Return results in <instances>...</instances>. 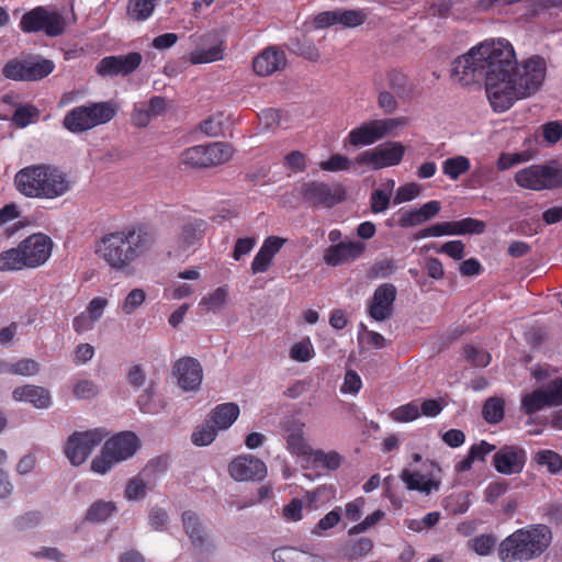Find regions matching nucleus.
Returning <instances> with one entry per match:
<instances>
[{
	"label": "nucleus",
	"instance_id": "obj_1",
	"mask_svg": "<svg viewBox=\"0 0 562 562\" xmlns=\"http://www.w3.org/2000/svg\"><path fill=\"white\" fill-rule=\"evenodd\" d=\"M517 58L513 45L505 38L486 40L473 46L452 63V78L467 87L484 81L491 106L496 112L497 102L510 85Z\"/></svg>",
	"mask_w": 562,
	"mask_h": 562
},
{
	"label": "nucleus",
	"instance_id": "obj_2",
	"mask_svg": "<svg viewBox=\"0 0 562 562\" xmlns=\"http://www.w3.org/2000/svg\"><path fill=\"white\" fill-rule=\"evenodd\" d=\"M155 240V233L149 227L131 226L104 235L95 251L113 270L132 276L134 262L151 248Z\"/></svg>",
	"mask_w": 562,
	"mask_h": 562
},
{
	"label": "nucleus",
	"instance_id": "obj_3",
	"mask_svg": "<svg viewBox=\"0 0 562 562\" xmlns=\"http://www.w3.org/2000/svg\"><path fill=\"white\" fill-rule=\"evenodd\" d=\"M552 541L551 529L543 524L517 529L497 548L502 562H527L540 557Z\"/></svg>",
	"mask_w": 562,
	"mask_h": 562
},
{
	"label": "nucleus",
	"instance_id": "obj_4",
	"mask_svg": "<svg viewBox=\"0 0 562 562\" xmlns=\"http://www.w3.org/2000/svg\"><path fill=\"white\" fill-rule=\"evenodd\" d=\"M18 191L27 198L55 199L70 189L65 173L48 165H33L18 171L14 178Z\"/></svg>",
	"mask_w": 562,
	"mask_h": 562
},
{
	"label": "nucleus",
	"instance_id": "obj_5",
	"mask_svg": "<svg viewBox=\"0 0 562 562\" xmlns=\"http://www.w3.org/2000/svg\"><path fill=\"white\" fill-rule=\"evenodd\" d=\"M546 60L540 56H531L517 64L510 78V85L502 95L501 102H497L496 112H505L510 109L518 100L530 97L542 86L546 78Z\"/></svg>",
	"mask_w": 562,
	"mask_h": 562
},
{
	"label": "nucleus",
	"instance_id": "obj_6",
	"mask_svg": "<svg viewBox=\"0 0 562 562\" xmlns=\"http://www.w3.org/2000/svg\"><path fill=\"white\" fill-rule=\"evenodd\" d=\"M53 241L44 234H34L22 240L18 247L0 254V270L14 271L37 268L52 255Z\"/></svg>",
	"mask_w": 562,
	"mask_h": 562
},
{
	"label": "nucleus",
	"instance_id": "obj_7",
	"mask_svg": "<svg viewBox=\"0 0 562 562\" xmlns=\"http://www.w3.org/2000/svg\"><path fill=\"white\" fill-rule=\"evenodd\" d=\"M138 448V438L132 431H123L106 440L100 454L91 461V470L104 475L115 464L132 458Z\"/></svg>",
	"mask_w": 562,
	"mask_h": 562
},
{
	"label": "nucleus",
	"instance_id": "obj_8",
	"mask_svg": "<svg viewBox=\"0 0 562 562\" xmlns=\"http://www.w3.org/2000/svg\"><path fill=\"white\" fill-rule=\"evenodd\" d=\"M115 104L111 101L92 102L76 106L67 112L63 120V125L71 133H82L110 122L115 116Z\"/></svg>",
	"mask_w": 562,
	"mask_h": 562
},
{
	"label": "nucleus",
	"instance_id": "obj_9",
	"mask_svg": "<svg viewBox=\"0 0 562 562\" xmlns=\"http://www.w3.org/2000/svg\"><path fill=\"white\" fill-rule=\"evenodd\" d=\"M19 26L24 33L43 32L49 37H56L64 33L66 22L57 11L40 5L24 13Z\"/></svg>",
	"mask_w": 562,
	"mask_h": 562
},
{
	"label": "nucleus",
	"instance_id": "obj_10",
	"mask_svg": "<svg viewBox=\"0 0 562 562\" xmlns=\"http://www.w3.org/2000/svg\"><path fill=\"white\" fill-rule=\"evenodd\" d=\"M405 123L404 117L372 120L352 128L348 134V140L355 147L369 146Z\"/></svg>",
	"mask_w": 562,
	"mask_h": 562
},
{
	"label": "nucleus",
	"instance_id": "obj_11",
	"mask_svg": "<svg viewBox=\"0 0 562 562\" xmlns=\"http://www.w3.org/2000/svg\"><path fill=\"white\" fill-rule=\"evenodd\" d=\"M103 429L95 428L87 431H75L71 434L64 447L68 461L74 467L81 465L105 438Z\"/></svg>",
	"mask_w": 562,
	"mask_h": 562
},
{
	"label": "nucleus",
	"instance_id": "obj_12",
	"mask_svg": "<svg viewBox=\"0 0 562 562\" xmlns=\"http://www.w3.org/2000/svg\"><path fill=\"white\" fill-rule=\"evenodd\" d=\"M515 181L519 187L529 190L553 189L562 186V169L532 165L519 170Z\"/></svg>",
	"mask_w": 562,
	"mask_h": 562
},
{
	"label": "nucleus",
	"instance_id": "obj_13",
	"mask_svg": "<svg viewBox=\"0 0 562 562\" xmlns=\"http://www.w3.org/2000/svg\"><path fill=\"white\" fill-rule=\"evenodd\" d=\"M405 147L400 142H389L373 149L364 150L356 157L359 166H369L373 170L398 165L404 156Z\"/></svg>",
	"mask_w": 562,
	"mask_h": 562
},
{
	"label": "nucleus",
	"instance_id": "obj_14",
	"mask_svg": "<svg viewBox=\"0 0 562 562\" xmlns=\"http://www.w3.org/2000/svg\"><path fill=\"white\" fill-rule=\"evenodd\" d=\"M401 480L407 490L429 495L440 487L441 469L436 462L427 461L424 463V472L404 469L401 472Z\"/></svg>",
	"mask_w": 562,
	"mask_h": 562
},
{
	"label": "nucleus",
	"instance_id": "obj_15",
	"mask_svg": "<svg viewBox=\"0 0 562 562\" xmlns=\"http://www.w3.org/2000/svg\"><path fill=\"white\" fill-rule=\"evenodd\" d=\"M562 405V379H555L544 387L537 389L521 397V409L532 415L544 407Z\"/></svg>",
	"mask_w": 562,
	"mask_h": 562
},
{
	"label": "nucleus",
	"instance_id": "obj_16",
	"mask_svg": "<svg viewBox=\"0 0 562 562\" xmlns=\"http://www.w3.org/2000/svg\"><path fill=\"white\" fill-rule=\"evenodd\" d=\"M142 61L143 56L138 52L105 56L97 64L95 71L101 77H126L133 74Z\"/></svg>",
	"mask_w": 562,
	"mask_h": 562
},
{
	"label": "nucleus",
	"instance_id": "obj_17",
	"mask_svg": "<svg viewBox=\"0 0 562 562\" xmlns=\"http://www.w3.org/2000/svg\"><path fill=\"white\" fill-rule=\"evenodd\" d=\"M527 462L525 448L518 445H505L495 451L492 464L502 475H515L522 472Z\"/></svg>",
	"mask_w": 562,
	"mask_h": 562
},
{
	"label": "nucleus",
	"instance_id": "obj_18",
	"mask_svg": "<svg viewBox=\"0 0 562 562\" xmlns=\"http://www.w3.org/2000/svg\"><path fill=\"white\" fill-rule=\"evenodd\" d=\"M305 202L314 207L330 209L344 200V190L324 182L311 181L302 186Z\"/></svg>",
	"mask_w": 562,
	"mask_h": 562
},
{
	"label": "nucleus",
	"instance_id": "obj_19",
	"mask_svg": "<svg viewBox=\"0 0 562 562\" xmlns=\"http://www.w3.org/2000/svg\"><path fill=\"white\" fill-rule=\"evenodd\" d=\"M182 525L191 540L195 557L199 561L205 560L214 549V544L207 539L198 515L190 510L184 512L182 514Z\"/></svg>",
	"mask_w": 562,
	"mask_h": 562
},
{
	"label": "nucleus",
	"instance_id": "obj_20",
	"mask_svg": "<svg viewBox=\"0 0 562 562\" xmlns=\"http://www.w3.org/2000/svg\"><path fill=\"white\" fill-rule=\"evenodd\" d=\"M228 472L237 482L262 481L267 475V467L260 459L251 454H243L229 463Z\"/></svg>",
	"mask_w": 562,
	"mask_h": 562
},
{
	"label": "nucleus",
	"instance_id": "obj_21",
	"mask_svg": "<svg viewBox=\"0 0 562 562\" xmlns=\"http://www.w3.org/2000/svg\"><path fill=\"white\" fill-rule=\"evenodd\" d=\"M206 223L200 218H193L186 222L178 236L177 247L173 252L179 259L188 258L196 248L202 238Z\"/></svg>",
	"mask_w": 562,
	"mask_h": 562
},
{
	"label": "nucleus",
	"instance_id": "obj_22",
	"mask_svg": "<svg viewBox=\"0 0 562 562\" xmlns=\"http://www.w3.org/2000/svg\"><path fill=\"white\" fill-rule=\"evenodd\" d=\"M12 398L15 402L30 404L36 409H48L53 405L49 390L35 384L16 386L12 391Z\"/></svg>",
	"mask_w": 562,
	"mask_h": 562
},
{
	"label": "nucleus",
	"instance_id": "obj_23",
	"mask_svg": "<svg viewBox=\"0 0 562 562\" xmlns=\"http://www.w3.org/2000/svg\"><path fill=\"white\" fill-rule=\"evenodd\" d=\"M286 65V57L282 49L269 46L258 54L252 61L254 71L261 77L270 76L282 70Z\"/></svg>",
	"mask_w": 562,
	"mask_h": 562
},
{
	"label": "nucleus",
	"instance_id": "obj_24",
	"mask_svg": "<svg viewBox=\"0 0 562 562\" xmlns=\"http://www.w3.org/2000/svg\"><path fill=\"white\" fill-rule=\"evenodd\" d=\"M396 299V288L391 283L378 286L374 291L369 313L372 318L382 322L389 318Z\"/></svg>",
	"mask_w": 562,
	"mask_h": 562
},
{
	"label": "nucleus",
	"instance_id": "obj_25",
	"mask_svg": "<svg viewBox=\"0 0 562 562\" xmlns=\"http://www.w3.org/2000/svg\"><path fill=\"white\" fill-rule=\"evenodd\" d=\"M366 250L361 241H341L328 247L324 254V261L328 266L337 267L359 258Z\"/></svg>",
	"mask_w": 562,
	"mask_h": 562
},
{
	"label": "nucleus",
	"instance_id": "obj_26",
	"mask_svg": "<svg viewBox=\"0 0 562 562\" xmlns=\"http://www.w3.org/2000/svg\"><path fill=\"white\" fill-rule=\"evenodd\" d=\"M175 374L179 385L184 391L196 390L202 382V368L194 358L187 357L178 360L175 364Z\"/></svg>",
	"mask_w": 562,
	"mask_h": 562
},
{
	"label": "nucleus",
	"instance_id": "obj_27",
	"mask_svg": "<svg viewBox=\"0 0 562 562\" xmlns=\"http://www.w3.org/2000/svg\"><path fill=\"white\" fill-rule=\"evenodd\" d=\"M304 426L305 424L296 418H290L283 425L288 450L299 457H308L313 451L304 438Z\"/></svg>",
	"mask_w": 562,
	"mask_h": 562
},
{
	"label": "nucleus",
	"instance_id": "obj_28",
	"mask_svg": "<svg viewBox=\"0 0 562 562\" xmlns=\"http://www.w3.org/2000/svg\"><path fill=\"white\" fill-rule=\"evenodd\" d=\"M284 241L283 238L278 236H269L263 240L251 261L250 269L252 274L263 273L270 268L272 259L282 248Z\"/></svg>",
	"mask_w": 562,
	"mask_h": 562
},
{
	"label": "nucleus",
	"instance_id": "obj_29",
	"mask_svg": "<svg viewBox=\"0 0 562 562\" xmlns=\"http://www.w3.org/2000/svg\"><path fill=\"white\" fill-rule=\"evenodd\" d=\"M239 415V407L235 403L217 405L210 417V422L218 429H227Z\"/></svg>",
	"mask_w": 562,
	"mask_h": 562
},
{
	"label": "nucleus",
	"instance_id": "obj_30",
	"mask_svg": "<svg viewBox=\"0 0 562 562\" xmlns=\"http://www.w3.org/2000/svg\"><path fill=\"white\" fill-rule=\"evenodd\" d=\"M55 69V64L40 55L26 57V81H36L47 77Z\"/></svg>",
	"mask_w": 562,
	"mask_h": 562
},
{
	"label": "nucleus",
	"instance_id": "obj_31",
	"mask_svg": "<svg viewBox=\"0 0 562 562\" xmlns=\"http://www.w3.org/2000/svg\"><path fill=\"white\" fill-rule=\"evenodd\" d=\"M308 460L312 465L316 469H323L328 471L337 470L342 462V457L334 450L324 451L321 449L314 450L308 456Z\"/></svg>",
	"mask_w": 562,
	"mask_h": 562
},
{
	"label": "nucleus",
	"instance_id": "obj_32",
	"mask_svg": "<svg viewBox=\"0 0 562 562\" xmlns=\"http://www.w3.org/2000/svg\"><path fill=\"white\" fill-rule=\"evenodd\" d=\"M117 510L116 504L112 501H97L87 510L85 519L92 524L105 522Z\"/></svg>",
	"mask_w": 562,
	"mask_h": 562
},
{
	"label": "nucleus",
	"instance_id": "obj_33",
	"mask_svg": "<svg viewBox=\"0 0 562 562\" xmlns=\"http://www.w3.org/2000/svg\"><path fill=\"white\" fill-rule=\"evenodd\" d=\"M158 0H128L126 15L134 22L148 20L156 8Z\"/></svg>",
	"mask_w": 562,
	"mask_h": 562
},
{
	"label": "nucleus",
	"instance_id": "obj_34",
	"mask_svg": "<svg viewBox=\"0 0 562 562\" xmlns=\"http://www.w3.org/2000/svg\"><path fill=\"white\" fill-rule=\"evenodd\" d=\"M224 49L222 43L213 44L209 48L198 47L189 55V61L192 65L209 64L223 59Z\"/></svg>",
	"mask_w": 562,
	"mask_h": 562
},
{
	"label": "nucleus",
	"instance_id": "obj_35",
	"mask_svg": "<svg viewBox=\"0 0 562 562\" xmlns=\"http://www.w3.org/2000/svg\"><path fill=\"white\" fill-rule=\"evenodd\" d=\"M535 462L544 468L550 474L555 475L562 470V457L550 449H542L536 452Z\"/></svg>",
	"mask_w": 562,
	"mask_h": 562
},
{
	"label": "nucleus",
	"instance_id": "obj_36",
	"mask_svg": "<svg viewBox=\"0 0 562 562\" xmlns=\"http://www.w3.org/2000/svg\"><path fill=\"white\" fill-rule=\"evenodd\" d=\"M204 146L209 167L224 164L233 155V148L227 143L216 142Z\"/></svg>",
	"mask_w": 562,
	"mask_h": 562
},
{
	"label": "nucleus",
	"instance_id": "obj_37",
	"mask_svg": "<svg viewBox=\"0 0 562 562\" xmlns=\"http://www.w3.org/2000/svg\"><path fill=\"white\" fill-rule=\"evenodd\" d=\"M471 168L469 158L464 156H454L447 158L442 162V172L451 180H458L459 177L468 172Z\"/></svg>",
	"mask_w": 562,
	"mask_h": 562
},
{
	"label": "nucleus",
	"instance_id": "obj_38",
	"mask_svg": "<svg viewBox=\"0 0 562 562\" xmlns=\"http://www.w3.org/2000/svg\"><path fill=\"white\" fill-rule=\"evenodd\" d=\"M146 471L147 470L127 481L124 491V497L126 499L136 502L145 498L148 485L145 480Z\"/></svg>",
	"mask_w": 562,
	"mask_h": 562
},
{
	"label": "nucleus",
	"instance_id": "obj_39",
	"mask_svg": "<svg viewBox=\"0 0 562 562\" xmlns=\"http://www.w3.org/2000/svg\"><path fill=\"white\" fill-rule=\"evenodd\" d=\"M505 403L501 397H490L482 409L483 418L488 424H498L504 418Z\"/></svg>",
	"mask_w": 562,
	"mask_h": 562
},
{
	"label": "nucleus",
	"instance_id": "obj_40",
	"mask_svg": "<svg viewBox=\"0 0 562 562\" xmlns=\"http://www.w3.org/2000/svg\"><path fill=\"white\" fill-rule=\"evenodd\" d=\"M181 162L193 168L209 167L205 146L196 145L183 150L181 154Z\"/></svg>",
	"mask_w": 562,
	"mask_h": 562
},
{
	"label": "nucleus",
	"instance_id": "obj_41",
	"mask_svg": "<svg viewBox=\"0 0 562 562\" xmlns=\"http://www.w3.org/2000/svg\"><path fill=\"white\" fill-rule=\"evenodd\" d=\"M40 116V110L32 105L25 104L20 105L15 109L12 116V122L20 128H24L30 124L34 123Z\"/></svg>",
	"mask_w": 562,
	"mask_h": 562
},
{
	"label": "nucleus",
	"instance_id": "obj_42",
	"mask_svg": "<svg viewBox=\"0 0 562 562\" xmlns=\"http://www.w3.org/2000/svg\"><path fill=\"white\" fill-rule=\"evenodd\" d=\"M497 539L492 533L476 536L468 541V547L479 555H488L495 548Z\"/></svg>",
	"mask_w": 562,
	"mask_h": 562
},
{
	"label": "nucleus",
	"instance_id": "obj_43",
	"mask_svg": "<svg viewBox=\"0 0 562 562\" xmlns=\"http://www.w3.org/2000/svg\"><path fill=\"white\" fill-rule=\"evenodd\" d=\"M40 371V364L33 359H21L13 364L8 366V369H0L1 373H11L22 376H32Z\"/></svg>",
	"mask_w": 562,
	"mask_h": 562
},
{
	"label": "nucleus",
	"instance_id": "obj_44",
	"mask_svg": "<svg viewBox=\"0 0 562 562\" xmlns=\"http://www.w3.org/2000/svg\"><path fill=\"white\" fill-rule=\"evenodd\" d=\"M356 166H359L355 160L349 159L348 157L335 154L328 160L321 162V168L325 171L337 172V171H349L355 169Z\"/></svg>",
	"mask_w": 562,
	"mask_h": 562
},
{
	"label": "nucleus",
	"instance_id": "obj_45",
	"mask_svg": "<svg viewBox=\"0 0 562 562\" xmlns=\"http://www.w3.org/2000/svg\"><path fill=\"white\" fill-rule=\"evenodd\" d=\"M419 416V405L416 401L401 405L391 412V418L398 423L413 422Z\"/></svg>",
	"mask_w": 562,
	"mask_h": 562
},
{
	"label": "nucleus",
	"instance_id": "obj_46",
	"mask_svg": "<svg viewBox=\"0 0 562 562\" xmlns=\"http://www.w3.org/2000/svg\"><path fill=\"white\" fill-rule=\"evenodd\" d=\"M26 57L21 59H11L4 65L2 69V74L5 78L15 81H26Z\"/></svg>",
	"mask_w": 562,
	"mask_h": 562
},
{
	"label": "nucleus",
	"instance_id": "obj_47",
	"mask_svg": "<svg viewBox=\"0 0 562 562\" xmlns=\"http://www.w3.org/2000/svg\"><path fill=\"white\" fill-rule=\"evenodd\" d=\"M315 355L314 347L310 338H304L294 344L290 349V358L297 362H307Z\"/></svg>",
	"mask_w": 562,
	"mask_h": 562
},
{
	"label": "nucleus",
	"instance_id": "obj_48",
	"mask_svg": "<svg viewBox=\"0 0 562 562\" xmlns=\"http://www.w3.org/2000/svg\"><path fill=\"white\" fill-rule=\"evenodd\" d=\"M373 548V542L370 538L362 537L356 540H352L346 546V555L349 559H358L364 557L371 552Z\"/></svg>",
	"mask_w": 562,
	"mask_h": 562
},
{
	"label": "nucleus",
	"instance_id": "obj_49",
	"mask_svg": "<svg viewBox=\"0 0 562 562\" xmlns=\"http://www.w3.org/2000/svg\"><path fill=\"white\" fill-rule=\"evenodd\" d=\"M72 393L78 400H91L99 394V386L92 380L82 379L74 384Z\"/></svg>",
	"mask_w": 562,
	"mask_h": 562
},
{
	"label": "nucleus",
	"instance_id": "obj_50",
	"mask_svg": "<svg viewBox=\"0 0 562 562\" xmlns=\"http://www.w3.org/2000/svg\"><path fill=\"white\" fill-rule=\"evenodd\" d=\"M217 430L218 429L207 420L206 425L193 431L191 436L192 442L200 447L207 446L214 441Z\"/></svg>",
	"mask_w": 562,
	"mask_h": 562
},
{
	"label": "nucleus",
	"instance_id": "obj_51",
	"mask_svg": "<svg viewBox=\"0 0 562 562\" xmlns=\"http://www.w3.org/2000/svg\"><path fill=\"white\" fill-rule=\"evenodd\" d=\"M395 182L393 180L390 181V190L393 189ZM391 191H384L381 189H376L372 192L370 198V205L373 213H382L384 212L390 204Z\"/></svg>",
	"mask_w": 562,
	"mask_h": 562
},
{
	"label": "nucleus",
	"instance_id": "obj_52",
	"mask_svg": "<svg viewBox=\"0 0 562 562\" xmlns=\"http://www.w3.org/2000/svg\"><path fill=\"white\" fill-rule=\"evenodd\" d=\"M227 300V289L220 286L200 301L201 306H206L209 311H216L222 307Z\"/></svg>",
	"mask_w": 562,
	"mask_h": 562
},
{
	"label": "nucleus",
	"instance_id": "obj_53",
	"mask_svg": "<svg viewBox=\"0 0 562 562\" xmlns=\"http://www.w3.org/2000/svg\"><path fill=\"white\" fill-rule=\"evenodd\" d=\"M338 23L347 27H356L366 21L362 10H337Z\"/></svg>",
	"mask_w": 562,
	"mask_h": 562
},
{
	"label": "nucleus",
	"instance_id": "obj_54",
	"mask_svg": "<svg viewBox=\"0 0 562 562\" xmlns=\"http://www.w3.org/2000/svg\"><path fill=\"white\" fill-rule=\"evenodd\" d=\"M200 128L205 135H207L210 137H218V136L223 135V132H224L223 115L222 114L213 115V116L202 121L200 124Z\"/></svg>",
	"mask_w": 562,
	"mask_h": 562
},
{
	"label": "nucleus",
	"instance_id": "obj_55",
	"mask_svg": "<svg viewBox=\"0 0 562 562\" xmlns=\"http://www.w3.org/2000/svg\"><path fill=\"white\" fill-rule=\"evenodd\" d=\"M465 359L475 367H486L491 361V355L481 348L467 346L464 348Z\"/></svg>",
	"mask_w": 562,
	"mask_h": 562
},
{
	"label": "nucleus",
	"instance_id": "obj_56",
	"mask_svg": "<svg viewBox=\"0 0 562 562\" xmlns=\"http://www.w3.org/2000/svg\"><path fill=\"white\" fill-rule=\"evenodd\" d=\"M340 518V508L336 507L319 519L312 532L321 536L323 531L334 528L339 522Z\"/></svg>",
	"mask_w": 562,
	"mask_h": 562
},
{
	"label": "nucleus",
	"instance_id": "obj_57",
	"mask_svg": "<svg viewBox=\"0 0 562 562\" xmlns=\"http://www.w3.org/2000/svg\"><path fill=\"white\" fill-rule=\"evenodd\" d=\"M508 483L505 480L491 482L484 491V499L488 504L495 503L508 490Z\"/></svg>",
	"mask_w": 562,
	"mask_h": 562
},
{
	"label": "nucleus",
	"instance_id": "obj_58",
	"mask_svg": "<svg viewBox=\"0 0 562 562\" xmlns=\"http://www.w3.org/2000/svg\"><path fill=\"white\" fill-rule=\"evenodd\" d=\"M457 233H460V235L482 234L486 227L484 222L472 217H465L460 221H457Z\"/></svg>",
	"mask_w": 562,
	"mask_h": 562
},
{
	"label": "nucleus",
	"instance_id": "obj_59",
	"mask_svg": "<svg viewBox=\"0 0 562 562\" xmlns=\"http://www.w3.org/2000/svg\"><path fill=\"white\" fill-rule=\"evenodd\" d=\"M7 459L8 454L5 450L0 449V498H8L14 491L12 482L9 480L8 474L2 469Z\"/></svg>",
	"mask_w": 562,
	"mask_h": 562
},
{
	"label": "nucleus",
	"instance_id": "obj_60",
	"mask_svg": "<svg viewBox=\"0 0 562 562\" xmlns=\"http://www.w3.org/2000/svg\"><path fill=\"white\" fill-rule=\"evenodd\" d=\"M145 299L146 294L142 289L132 290L124 300L122 311L127 315L132 314L144 303Z\"/></svg>",
	"mask_w": 562,
	"mask_h": 562
},
{
	"label": "nucleus",
	"instance_id": "obj_61",
	"mask_svg": "<svg viewBox=\"0 0 562 562\" xmlns=\"http://www.w3.org/2000/svg\"><path fill=\"white\" fill-rule=\"evenodd\" d=\"M420 193L419 184L415 182H411L404 186H401L396 194L394 196V204H401L403 202H408L416 199Z\"/></svg>",
	"mask_w": 562,
	"mask_h": 562
},
{
	"label": "nucleus",
	"instance_id": "obj_62",
	"mask_svg": "<svg viewBox=\"0 0 562 562\" xmlns=\"http://www.w3.org/2000/svg\"><path fill=\"white\" fill-rule=\"evenodd\" d=\"M383 517L384 513L382 510L378 509L373 512L371 515H368L361 522L351 527L348 530L349 536H355L367 531L368 529L375 526Z\"/></svg>",
	"mask_w": 562,
	"mask_h": 562
},
{
	"label": "nucleus",
	"instance_id": "obj_63",
	"mask_svg": "<svg viewBox=\"0 0 562 562\" xmlns=\"http://www.w3.org/2000/svg\"><path fill=\"white\" fill-rule=\"evenodd\" d=\"M302 550L293 547H282L272 551L274 562H299Z\"/></svg>",
	"mask_w": 562,
	"mask_h": 562
},
{
	"label": "nucleus",
	"instance_id": "obj_64",
	"mask_svg": "<svg viewBox=\"0 0 562 562\" xmlns=\"http://www.w3.org/2000/svg\"><path fill=\"white\" fill-rule=\"evenodd\" d=\"M257 244L256 237H243L238 238L235 243L233 250V258L240 260L243 256L248 255Z\"/></svg>",
	"mask_w": 562,
	"mask_h": 562
}]
</instances>
